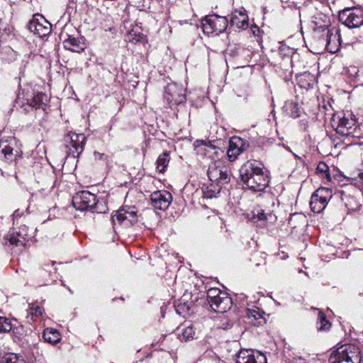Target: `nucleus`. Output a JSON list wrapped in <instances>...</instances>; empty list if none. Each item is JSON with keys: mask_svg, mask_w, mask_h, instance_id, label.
<instances>
[{"mask_svg": "<svg viewBox=\"0 0 363 363\" xmlns=\"http://www.w3.org/2000/svg\"><path fill=\"white\" fill-rule=\"evenodd\" d=\"M202 27L206 33H216L218 35L227 28V18L217 15L206 17L202 21Z\"/></svg>", "mask_w": 363, "mask_h": 363, "instance_id": "423d86ee", "label": "nucleus"}, {"mask_svg": "<svg viewBox=\"0 0 363 363\" xmlns=\"http://www.w3.org/2000/svg\"><path fill=\"white\" fill-rule=\"evenodd\" d=\"M259 209H254L252 210L250 213L247 215V218L248 220H250L253 223L256 224V213H258Z\"/></svg>", "mask_w": 363, "mask_h": 363, "instance_id": "4c0bfd02", "label": "nucleus"}, {"mask_svg": "<svg viewBox=\"0 0 363 363\" xmlns=\"http://www.w3.org/2000/svg\"><path fill=\"white\" fill-rule=\"evenodd\" d=\"M265 313L257 306H254L252 308L247 309V315L249 319L252 320H259L264 319Z\"/></svg>", "mask_w": 363, "mask_h": 363, "instance_id": "393cba45", "label": "nucleus"}, {"mask_svg": "<svg viewBox=\"0 0 363 363\" xmlns=\"http://www.w3.org/2000/svg\"><path fill=\"white\" fill-rule=\"evenodd\" d=\"M240 177L244 184L253 191H262L269 185L268 172L262 163L247 161L240 169Z\"/></svg>", "mask_w": 363, "mask_h": 363, "instance_id": "f257e3e1", "label": "nucleus"}, {"mask_svg": "<svg viewBox=\"0 0 363 363\" xmlns=\"http://www.w3.org/2000/svg\"><path fill=\"white\" fill-rule=\"evenodd\" d=\"M216 289H211L209 294H213V296L211 297V306L213 311L217 313H224L226 311L227 303L223 301L225 297H220L219 294L216 295Z\"/></svg>", "mask_w": 363, "mask_h": 363, "instance_id": "dca6fc26", "label": "nucleus"}, {"mask_svg": "<svg viewBox=\"0 0 363 363\" xmlns=\"http://www.w3.org/2000/svg\"><path fill=\"white\" fill-rule=\"evenodd\" d=\"M48 101L47 96L43 93L33 94L26 99V104L29 107L33 108H43L45 106V102Z\"/></svg>", "mask_w": 363, "mask_h": 363, "instance_id": "f3484780", "label": "nucleus"}, {"mask_svg": "<svg viewBox=\"0 0 363 363\" xmlns=\"http://www.w3.org/2000/svg\"><path fill=\"white\" fill-rule=\"evenodd\" d=\"M51 264H52V265H55V262H51Z\"/></svg>", "mask_w": 363, "mask_h": 363, "instance_id": "c03bdc74", "label": "nucleus"}, {"mask_svg": "<svg viewBox=\"0 0 363 363\" xmlns=\"http://www.w3.org/2000/svg\"><path fill=\"white\" fill-rule=\"evenodd\" d=\"M316 173L320 174L323 177L325 178L328 181L331 180V176L329 172V167L324 162H320L316 168Z\"/></svg>", "mask_w": 363, "mask_h": 363, "instance_id": "bb28decb", "label": "nucleus"}, {"mask_svg": "<svg viewBox=\"0 0 363 363\" xmlns=\"http://www.w3.org/2000/svg\"><path fill=\"white\" fill-rule=\"evenodd\" d=\"M318 31H320L322 33L321 38L323 39V42L326 43V46L328 47L330 42V38L333 35L330 29L326 26H324L318 28L316 29V32Z\"/></svg>", "mask_w": 363, "mask_h": 363, "instance_id": "cd10ccee", "label": "nucleus"}, {"mask_svg": "<svg viewBox=\"0 0 363 363\" xmlns=\"http://www.w3.org/2000/svg\"><path fill=\"white\" fill-rule=\"evenodd\" d=\"M296 81L301 88L310 89L316 83V77L309 72H304L296 75Z\"/></svg>", "mask_w": 363, "mask_h": 363, "instance_id": "2eb2a0df", "label": "nucleus"}, {"mask_svg": "<svg viewBox=\"0 0 363 363\" xmlns=\"http://www.w3.org/2000/svg\"><path fill=\"white\" fill-rule=\"evenodd\" d=\"M43 308L32 304L29 310V315L31 316L32 320H35V318L41 316L43 315Z\"/></svg>", "mask_w": 363, "mask_h": 363, "instance_id": "7c9ffc66", "label": "nucleus"}, {"mask_svg": "<svg viewBox=\"0 0 363 363\" xmlns=\"http://www.w3.org/2000/svg\"><path fill=\"white\" fill-rule=\"evenodd\" d=\"M256 225L260 228L265 226L267 217L263 210L259 209L258 213H256Z\"/></svg>", "mask_w": 363, "mask_h": 363, "instance_id": "c756f323", "label": "nucleus"}, {"mask_svg": "<svg viewBox=\"0 0 363 363\" xmlns=\"http://www.w3.org/2000/svg\"><path fill=\"white\" fill-rule=\"evenodd\" d=\"M182 91L177 84H169L165 88L164 97L168 101L178 104L185 101V96Z\"/></svg>", "mask_w": 363, "mask_h": 363, "instance_id": "f8f14e48", "label": "nucleus"}, {"mask_svg": "<svg viewBox=\"0 0 363 363\" xmlns=\"http://www.w3.org/2000/svg\"><path fill=\"white\" fill-rule=\"evenodd\" d=\"M195 331L191 326H188L183 329L182 333L181 335L182 340H188L191 338H193Z\"/></svg>", "mask_w": 363, "mask_h": 363, "instance_id": "c9c22d12", "label": "nucleus"}, {"mask_svg": "<svg viewBox=\"0 0 363 363\" xmlns=\"http://www.w3.org/2000/svg\"><path fill=\"white\" fill-rule=\"evenodd\" d=\"M97 202L98 200L96 195L87 191L77 193L72 199L73 206L79 211L93 210L95 208L99 212Z\"/></svg>", "mask_w": 363, "mask_h": 363, "instance_id": "20e7f679", "label": "nucleus"}, {"mask_svg": "<svg viewBox=\"0 0 363 363\" xmlns=\"http://www.w3.org/2000/svg\"><path fill=\"white\" fill-rule=\"evenodd\" d=\"M327 205V201H323L313 194H312L310 201V207L313 212L320 213L325 208Z\"/></svg>", "mask_w": 363, "mask_h": 363, "instance_id": "aec40b11", "label": "nucleus"}, {"mask_svg": "<svg viewBox=\"0 0 363 363\" xmlns=\"http://www.w3.org/2000/svg\"><path fill=\"white\" fill-rule=\"evenodd\" d=\"M43 337L45 342L51 344H56L61 339L60 333L53 328H46L43 333Z\"/></svg>", "mask_w": 363, "mask_h": 363, "instance_id": "412c9836", "label": "nucleus"}, {"mask_svg": "<svg viewBox=\"0 0 363 363\" xmlns=\"http://www.w3.org/2000/svg\"><path fill=\"white\" fill-rule=\"evenodd\" d=\"M65 140L69 142L71 147L75 149L79 155L84 150L86 137L82 133H69L65 136Z\"/></svg>", "mask_w": 363, "mask_h": 363, "instance_id": "4468645a", "label": "nucleus"}, {"mask_svg": "<svg viewBox=\"0 0 363 363\" xmlns=\"http://www.w3.org/2000/svg\"><path fill=\"white\" fill-rule=\"evenodd\" d=\"M21 213L19 212V210H16L14 211L13 214V219L14 220L16 218L21 216Z\"/></svg>", "mask_w": 363, "mask_h": 363, "instance_id": "37998d69", "label": "nucleus"}, {"mask_svg": "<svg viewBox=\"0 0 363 363\" xmlns=\"http://www.w3.org/2000/svg\"><path fill=\"white\" fill-rule=\"evenodd\" d=\"M1 363H25V361L20 359L16 354L10 353L5 354L1 358Z\"/></svg>", "mask_w": 363, "mask_h": 363, "instance_id": "c85d7f7f", "label": "nucleus"}, {"mask_svg": "<svg viewBox=\"0 0 363 363\" xmlns=\"http://www.w3.org/2000/svg\"><path fill=\"white\" fill-rule=\"evenodd\" d=\"M250 32L254 36H259L261 30L257 25L253 24L250 26Z\"/></svg>", "mask_w": 363, "mask_h": 363, "instance_id": "58836bf2", "label": "nucleus"}, {"mask_svg": "<svg viewBox=\"0 0 363 363\" xmlns=\"http://www.w3.org/2000/svg\"><path fill=\"white\" fill-rule=\"evenodd\" d=\"M8 239L10 244L16 247H25L26 243V239L16 238L14 234H10Z\"/></svg>", "mask_w": 363, "mask_h": 363, "instance_id": "473e14b6", "label": "nucleus"}, {"mask_svg": "<svg viewBox=\"0 0 363 363\" xmlns=\"http://www.w3.org/2000/svg\"><path fill=\"white\" fill-rule=\"evenodd\" d=\"M238 54V49L237 48H235L234 49H232L230 50V55L231 57H235Z\"/></svg>", "mask_w": 363, "mask_h": 363, "instance_id": "79ce46f5", "label": "nucleus"}, {"mask_svg": "<svg viewBox=\"0 0 363 363\" xmlns=\"http://www.w3.org/2000/svg\"><path fill=\"white\" fill-rule=\"evenodd\" d=\"M330 363H360L361 351L355 345H344L332 353Z\"/></svg>", "mask_w": 363, "mask_h": 363, "instance_id": "f03ea898", "label": "nucleus"}, {"mask_svg": "<svg viewBox=\"0 0 363 363\" xmlns=\"http://www.w3.org/2000/svg\"><path fill=\"white\" fill-rule=\"evenodd\" d=\"M351 114L346 116L345 113H342L341 116H334L333 118V125H336V132L342 136H352L354 137V132L356 129V121L350 118Z\"/></svg>", "mask_w": 363, "mask_h": 363, "instance_id": "39448f33", "label": "nucleus"}, {"mask_svg": "<svg viewBox=\"0 0 363 363\" xmlns=\"http://www.w3.org/2000/svg\"><path fill=\"white\" fill-rule=\"evenodd\" d=\"M13 143H15L14 138H2L0 140V154L3 155L6 160H13V148L12 145Z\"/></svg>", "mask_w": 363, "mask_h": 363, "instance_id": "a211bd4d", "label": "nucleus"}, {"mask_svg": "<svg viewBox=\"0 0 363 363\" xmlns=\"http://www.w3.org/2000/svg\"><path fill=\"white\" fill-rule=\"evenodd\" d=\"M94 156H95L96 159H99V160H104L105 158L107 157V156L105 155L104 154L97 152H94Z\"/></svg>", "mask_w": 363, "mask_h": 363, "instance_id": "a19ab883", "label": "nucleus"}, {"mask_svg": "<svg viewBox=\"0 0 363 363\" xmlns=\"http://www.w3.org/2000/svg\"><path fill=\"white\" fill-rule=\"evenodd\" d=\"M230 301V303L233 304H237V302L240 306H244L245 301L247 298L246 296L243 294H240V295L235 294V298L228 297Z\"/></svg>", "mask_w": 363, "mask_h": 363, "instance_id": "e433bc0d", "label": "nucleus"}, {"mask_svg": "<svg viewBox=\"0 0 363 363\" xmlns=\"http://www.w3.org/2000/svg\"><path fill=\"white\" fill-rule=\"evenodd\" d=\"M12 329V325L6 317L0 316V333H8Z\"/></svg>", "mask_w": 363, "mask_h": 363, "instance_id": "2f4dec72", "label": "nucleus"}, {"mask_svg": "<svg viewBox=\"0 0 363 363\" xmlns=\"http://www.w3.org/2000/svg\"><path fill=\"white\" fill-rule=\"evenodd\" d=\"M319 199L328 203L329 200L332 198V191L329 188L320 187L314 193Z\"/></svg>", "mask_w": 363, "mask_h": 363, "instance_id": "a878e982", "label": "nucleus"}, {"mask_svg": "<svg viewBox=\"0 0 363 363\" xmlns=\"http://www.w3.org/2000/svg\"><path fill=\"white\" fill-rule=\"evenodd\" d=\"M340 22L349 28H359L363 25V9L357 7H347L339 11Z\"/></svg>", "mask_w": 363, "mask_h": 363, "instance_id": "7ed1b4c3", "label": "nucleus"}, {"mask_svg": "<svg viewBox=\"0 0 363 363\" xmlns=\"http://www.w3.org/2000/svg\"><path fill=\"white\" fill-rule=\"evenodd\" d=\"M150 200L152 205L157 209L165 210L169 206L172 201V195L166 191H157L151 194Z\"/></svg>", "mask_w": 363, "mask_h": 363, "instance_id": "9d476101", "label": "nucleus"}, {"mask_svg": "<svg viewBox=\"0 0 363 363\" xmlns=\"http://www.w3.org/2000/svg\"><path fill=\"white\" fill-rule=\"evenodd\" d=\"M230 26L237 28L246 29L248 27V16L243 8L235 10L230 18Z\"/></svg>", "mask_w": 363, "mask_h": 363, "instance_id": "ddd939ff", "label": "nucleus"}, {"mask_svg": "<svg viewBox=\"0 0 363 363\" xmlns=\"http://www.w3.org/2000/svg\"><path fill=\"white\" fill-rule=\"evenodd\" d=\"M12 234H14L16 238H19L20 239H26L27 234L24 233L22 231L13 232Z\"/></svg>", "mask_w": 363, "mask_h": 363, "instance_id": "ea45409f", "label": "nucleus"}, {"mask_svg": "<svg viewBox=\"0 0 363 363\" xmlns=\"http://www.w3.org/2000/svg\"><path fill=\"white\" fill-rule=\"evenodd\" d=\"M233 357L230 363H267V357L264 354L259 352L255 354L249 350H240Z\"/></svg>", "mask_w": 363, "mask_h": 363, "instance_id": "0eeeda50", "label": "nucleus"}, {"mask_svg": "<svg viewBox=\"0 0 363 363\" xmlns=\"http://www.w3.org/2000/svg\"><path fill=\"white\" fill-rule=\"evenodd\" d=\"M169 155L167 152H164L158 157L156 164L157 169L159 172H164L165 169L169 164Z\"/></svg>", "mask_w": 363, "mask_h": 363, "instance_id": "b1692460", "label": "nucleus"}, {"mask_svg": "<svg viewBox=\"0 0 363 363\" xmlns=\"http://www.w3.org/2000/svg\"><path fill=\"white\" fill-rule=\"evenodd\" d=\"M13 333L16 339L22 340L26 335V330L23 325H18L13 328Z\"/></svg>", "mask_w": 363, "mask_h": 363, "instance_id": "f704fd0d", "label": "nucleus"}, {"mask_svg": "<svg viewBox=\"0 0 363 363\" xmlns=\"http://www.w3.org/2000/svg\"><path fill=\"white\" fill-rule=\"evenodd\" d=\"M286 107L291 117L297 118L301 116L303 110L298 102L294 101H288Z\"/></svg>", "mask_w": 363, "mask_h": 363, "instance_id": "4be33fe9", "label": "nucleus"}, {"mask_svg": "<svg viewBox=\"0 0 363 363\" xmlns=\"http://www.w3.org/2000/svg\"><path fill=\"white\" fill-rule=\"evenodd\" d=\"M245 142L238 136H233L228 140V161H234L245 150Z\"/></svg>", "mask_w": 363, "mask_h": 363, "instance_id": "9b49d317", "label": "nucleus"}, {"mask_svg": "<svg viewBox=\"0 0 363 363\" xmlns=\"http://www.w3.org/2000/svg\"><path fill=\"white\" fill-rule=\"evenodd\" d=\"M64 46L67 50L76 52H80L84 49V44L79 39L71 36L64 40Z\"/></svg>", "mask_w": 363, "mask_h": 363, "instance_id": "6ab92c4d", "label": "nucleus"}, {"mask_svg": "<svg viewBox=\"0 0 363 363\" xmlns=\"http://www.w3.org/2000/svg\"><path fill=\"white\" fill-rule=\"evenodd\" d=\"M118 220L125 226H132L138 222L137 211L134 206L123 208L112 216V221L114 223Z\"/></svg>", "mask_w": 363, "mask_h": 363, "instance_id": "1a4fd4ad", "label": "nucleus"}, {"mask_svg": "<svg viewBox=\"0 0 363 363\" xmlns=\"http://www.w3.org/2000/svg\"><path fill=\"white\" fill-rule=\"evenodd\" d=\"M331 327L330 322L326 318L325 314L319 311L318 320H317V329L319 331H327L329 330Z\"/></svg>", "mask_w": 363, "mask_h": 363, "instance_id": "5701e85b", "label": "nucleus"}, {"mask_svg": "<svg viewBox=\"0 0 363 363\" xmlns=\"http://www.w3.org/2000/svg\"><path fill=\"white\" fill-rule=\"evenodd\" d=\"M139 30V28H135L129 32L130 40H135L136 42L143 40L144 35Z\"/></svg>", "mask_w": 363, "mask_h": 363, "instance_id": "72a5a7b5", "label": "nucleus"}, {"mask_svg": "<svg viewBox=\"0 0 363 363\" xmlns=\"http://www.w3.org/2000/svg\"><path fill=\"white\" fill-rule=\"evenodd\" d=\"M28 28L30 32L42 38L50 33V24L42 15L36 14L28 23Z\"/></svg>", "mask_w": 363, "mask_h": 363, "instance_id": "6e6552de", "label": "nucleus"}]
</instances>
